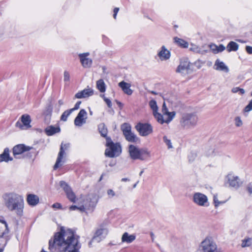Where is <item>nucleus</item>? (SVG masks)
<instances>
[{
	"label": "nucleus",
	"mask_w": 252,
	"mask_h": 252,
	"mask_svg": "<svg viewBox=\"0 0 252 252\" xmlns=\"http://www.w3.org/2000/svg\"><path fill=\"white\" fill-rule=\"evenodd\" d=\"M106 146L108 147L105 151V155L109 158L119 156L121 153V147L119 143H114L110 137H106Z\"/></svg>",
	"instance_id": "4"
},
{
	"label": "nucleus",
	"mask_w": 252,
	"mask_h": 252,
	"mask_svg": "<svg viewBox=\"0 0 252 252\" xmlns=\"http://www.w3.org/2000/svg\"><path fill=\"white\" fill-rule=\"evenodd\" d=\"M193 202L200 206H208V198L205 194L200 192H195L193 195L192 198Z\"/></svg>",
	"instance_id": "12"
},
{
	"label": "nucleus",
	"mask_w": 252,
	"mask_h": 252,
	"mask_svg": "<svg viewBox=\"0 0 252 252\" xmlns=\"http://www.w3.org/2000/svg\"><path fill=\"white\" fill-rule=\"evenodd\" d=\"M108 230L104 223L101 224L99 228L96 231L94 235L92 241L89 243V245H91L92 242L96 241L97 242L104 238L108 234Z\"/></svg>",
	"instance_id": "8"
},
{
	"label": "nucleus",
	"mask_w": 252,
	"mask_h": 252,
	"mask_svg": "<svg viewBox=\"0 0 252 252\" xmlns=\"http://www.w3.org/2000/svg\"><path fill=\"white\" fill-rule=\"evenodd\" d=\"M13 158L9 156V150L8 148H6L4 149L3 153L0 154V162H8L9 161H12Z\"/></svg>",
	"instance_id": "21"
},
{
	"label": "nucleus",
	"mask_w": 252,
	"mask_h": 252,
	"mask_svg": "<svg viewBox=\"0 0 252 252\" xmlns=\"http://www.w3.org/2000/svg\"><path fill=\"white\" fill-rule=\"evenodd\" d=\"M199 249L201 252H220L216 243L210 237H206L200 243Z\"/></svg>",
	"instance_id": "5"
},
{
	"label": "nucleus",
	"mask_w": 252,
	"mask_h": 252,
	"mask_svg": "<svg viewBox=\"0 0 252 252\" xmlns=\"http://www.w3.org/2000/svg\"><path fill=\"white\" fill-rule=\"evenodd\" d=\"M153 115L155 118L156 119L157 121L160 124H163V123H166V119H164L163 116L160 113H158V112H156L153 113Z\"/></svg>",
	"instance_id": "33"
},
{
	"label": "nucleus",
	"mask_w": 252,
	"mask_h": 252,
	"mask_svg": "<svg viewBox=\"0 0 252 252\" xmlns=\"http://www.w3.org/2000/svg\"><path fill=\"white\" fill-rule=\"evenodd\" d=\"M251 245L252 239L251 238L247 237L242 241L241 247L242 248L250 247Z\"/></svg>",
	"instance_id": "35"
},
{
	"label": "nucleus",
	"mask_w": 252,
	"mask_h": 252,
	"mask_svg": "<svg viewBox=\"0 0 252 252\" xmlns=\"http://www.w3.org/2000/svg\"><path fill=\"white\" fill-rule=\"evenodd\" d=\"M198 121V118L195 113H185L182 115L180 124L184 129H189L196 126Z\"/></svg>",
	"instance_id": "2"
},
{
	"label": "nucleus",
	"mask_w": 252,
	"mask_h": 252,
	"mask_svg": "<svg viewBox=\"0 0 252 252\" xmlns=\"http://www.w3.org/2000/svg\"><path fill=\"white\" fill-rule=\"evenodd\" d=\"M101 96L103 97L104 101L107 104L108 107L109 108H111L112 107V103L111 100L105 97L104 95H101Z\"/></svg>",
	"instance_id": "41"
},
{
	"label": "nucleus",
	"mask_w": 252,
	"mask_h": 252,
	"mask_svg": "<svg viewBox=\"0 0 252 252\" xmlns=\"http://www.w3.org/2000/svg\"><path fill=\"white\" fill-rule=\"evenodd\" d=\"M190 63L189 59L186 58H182L180 60L179 65L176 68V72L182 75H186L192 72L190 69Z\"/></svg>",
	"instance_id": "6"
},
{
	"label": "nucleus",
	"mask_w": 252,
	"mask_h": 252,
	"mask_svg": "<svg viewBox=\"0 0 252 252\" xmlns=\"http://www.w3.org/2000/svg\"><path fill=\"white\" fill-rule=\"evenodd\" d=\"M102 69H103V71H104V70L105 69V66H103V67H102Z\"/></svg>",
	"instance_id": "64"
},
{
	"label": "nucleus",
	"mask_w": 252,
	"mask_h": 252,
	"mask_svg": "<svg viewBox=\"0 0 252 252\" xmlns=\"http://www.w3.org/2000/svg\"><path fill=\"white\" fill-rule=\"evenodd\" d=\"M231 91L233 93H236L239 92L240 94H243L245 92V90L243 89H241L239 87L233 88L232 89Z\"/></svg>",
	"instance_id": "38"
},
{
	"label": "nucleus",
	"mask_w": 252,
	"mask_h": 252,
	"mask_svg": "<svg viewBox=\"0 0 252 252\" xmlns=\"http://www.w3.org/2000/svg\"><path fill=\"white\" fill-rule=\"evenodd\" d=\"M173 40L174 43L176 45L182 48H187L189 46L188 42L182 38H180L178 37H174Z\"/></svg>",
	"instance_id": "25"
},
{
	"label": "nucleus",
	"mask_w": 252,
	"mask_h": 252,
	"mask_svg": "<svg viewBox=\"0 0 252 252\" xmlns=\"http://www.w3.org/2000/svg\"><path fill=\"white\" fill-rule=\"evenodd\" d=\"M227 178L230 187L236 189L240 187L241 183H240L239 178L238 176H235L232 174H228Z\"/></svg>",
	"instance_id": "16"
},
{
	"label": "nucleus",
	"mask_w": 252,
	"mask_h": 252,
	"mask_svg": "<svg viewBox=\"0 0 252 252\" xmlns=\"http://www.w3.org/2000/svg\"><path fill=\"white\" fill-rule=\"evenodd\" d=\"M128 152L130 157L133 160H144L150 157V152L147 149H139L133 145L129 146Z\"/></svg>",
	"instance_id": "3"
},
{
	"label": "nucleus",
	"mask_w": 252,
	"mask_h": 252,
	"mask_svg": "<svg viewBox=\"0 0 252 252\" xmlns=\"http://www.w3.org/2000/svg\"><path fill=\"white\" fill-rule=\"evenodd\" d=\"M93 94L94 90L88 87L87 88L76 93L75 95V97L79 99L85 98L93 95Z\"/></svg>",
	"instance_id": "15"
},
{
	"label": "nucleus",
	"mask_w": 252,
	"mask_h": 252,
	"mask_svg": "<svg viewBox=\"0 0 252 252\" xmlns=\"http://www.w3.org/2000/svg\"><path fill=\"white\" fill-rule=\"evenodd\" d=\"M210 48L215 53H217L218 46L215 44H212L210 45Z\"/></svg>",
	"instance_id": "49"
},
{
	"label": "nucleus",
	"mask_w": 252,
	"mask_h": 252,
	"mask_svg": "<svg viewBox=\"0 0 252 252\" xmlns=\"http://www.w3.org/2000/svg\"><path fill=\"white\" fill-rule=\"evenodd\" d=\"M149 105L150 108L152 109L153 113L158 111V107L156 100H150L149 102Z\"/></svg>",
	"instance_id": "36"
},
{
	"label": "nucleus",
	"mask_w": 252,
	"mask_h": 252,
	"mask_svg": "<svg viewBox=\"0 0 252 252\" xmlns=\"http://www.w3.org/2000/svg\"><path fill=\"white\" fill-rule=\"evenodd\" d=\"M27 201L29 205L34 206L39 203V197L37 195L29 194L27 195Z\"/></svg>",
	"instance_id": "22"
},
{
	"label": "nucleus",
	"mask_w": 252,
	"mask_h": 252,
	"mask_svg": "<svg viewBox=\"0 0 252 252\" xmlns=\"http://www.w3.org/2000/svg\"><path fill=\"white\" fill-rule=\"evenodd\" d=\"M126 139L128 142L136 143L139 140V138L132 131L124 135Z\"/></svg>",
	"instance_id": "26"
},
{
	"label": "nucleus",
	"mask_w": 252,
	"mask_h": 252,
	"mask_svg": "<svg viewBox=\"0 0 252 252\" xmlns=\"http://www.w3.org/2000/svg\"><path fill=\"white\" fill-rule=\"evenodd\" d=\"M158 56L161 61H166L171 56L170 52L164 46H162L158 53Z\"/></svg>",
	"instance_id": "17"
},
{
	"label": "nucleus",
	"mask_w": 252,
	"mask_h": 252,
	"mask_svg": "<svg viewBox=\"0 0 252 252\" xmlns=\"http://www.w3.org/2000/svg\"><path fill=\"white\" fill-rule=\"evenodd\" d=\"M121 181L122 182H126V181H128L129 179L127 178H122Z\"/></svg>",
	"instance_id": "59"
},
{
	"label": "nucleus",
	"mask_w": 252,
	"mask_h": 252,
	"mask_svg": "<svg viewBox=\"0 0 252 252\" xmlns=\"http://www.w3.org/2000/svg\"><path fill=\"white\" fill-rule=\"evenodd\" d=\"M252 110V99L250 101L248 105H247L245 108V111L249 112Z\"/></svg>",
	"instance_id": "42"
},
{
	"label": "nucleus",
	"mask_w": 252,
	"mask_h": 252,
	"mask_svg": "<svg viewBox=\"0 0 252 252\" xmlns=\"http://www.w3.org/2000/svg\"><path fill=\"white\" fill-rule=\"evenodd\" d=\"M246 51L249 54H252V47L247 46L246 47Z\"/></svg>",
	"instance_id": "51"
},
{
	"label": "nucleus",
	"mask_w": 252,
	"mask_h": 252,
	"mask_svg": "<svg viewBox=\"0 0 252 252\" xmlns=\"http://www.w3.org/2000/svg\"><path fill=\"white\" fill-rule=\"evenodd\" d=\"M119 10V8L118 7H116L114 9V14H113V17L115 19H116L117 14Z\"/></svg>",
	"instance_id": "52"
},
{
	"label": "nucleus",
	"mask_w": 252,
	"mask_h": 252,
	"mask_svg": "<svg viewBox=\"0 0 252 252\" xmlns=\"http://www.w3.org/2000/svg\"><path fill=\"white\" fill-rule=\"evenodd\" d=\"M144 172V170H142L140 173H139V176H141L143 173Z\"/></svg>",
	"instance_id": "60"
},
{
	"label": "nucleus",
	"mask_w": 252,
	"mask_h": 252,
	"mask_svg": "<svg viewBox=\"0 0 252 252\" xmlns=\"http://www.w3.org/2000/svg\"><path fill=\"white\" fill-rule=\"evenodd\" d=\"M32 149V148L31 147L26 146L24 144H18L13 147V155L15 158H20L26 152L29 151Z\"/></svg>",
	"instance_id": "10"
},
{
	"label": "nucleus",
	"mask_w": 252,
	"mask_h": 252,
	"mask_svg": "<svg viewBox=\"0 0 252 252\" xmlns=\"http://www.w3.org/2000/svg\"><path fill=\"white\" fill-rule=\"evenodd\" d=\"M207 156H213L215 155L214 150L213 148H211L209 150L208 152L206 153Z\"/></svg>",
	"instance_id": "47"
},
{
	"label": "nucleus",
	"mask_w": 252,
	"mask_h": 252,
	"mask_svg": "<svg viewBox=\"0 0 252 252\" xmlns=\"http://www.w3.org/2000/svg\"><path fill=\"white\" fill-rule=\"evenodd\" d=\"M225 49V47L224 45H223L222 44L219 45V46H218L217 53L224 51Z\"/></svg>",
	"instance_id": "44"
},
{
	"label": "nucleus",
	"mask_w": 252,
	"mask_h": 252,
	"mask_svg": "<svg viewBox=\"0 0 252 252\" xmlns=\"http://www.w3.org/2000/svg\"><path fill=\"white\" fill-rule=\"evenodd\" d=\"M77 210H79L81 212H84L85 211V208L83 205H82L80 207H78Z\"/></svg>",
	"instance_id": "54"
},
{
	"label": "nucleus",
	"mask_w": 252,
	"mask_h": 252,
	"mask_svg": "<svg viewBox=\"0 0 252 252\" xmlns=\"http://www.w3.org/2000/svg\"><path fill=\"white\" fill-rule=\"evenodd\" d=\"M196 157V154L195 153H190L189 156V161H193L194 158Z\"/></svg>",
	"instance_id": "43"
},
{
	"label": "nucleus",
	"mask_w": 252,
	"mask_h": 252,
	"mask_svg": "<svg viewBox=\"0 0 252 252\" xmlns=\"http://www.w3.org/2000/svg\"><path fill=\"white\" fill-rule=\"evenodd\" d=\"M90 55L89 52L79 54L78 56L82 66L85 68H90L91 67L93 63L92 59L88 58Z\"/></svg>",
	"instance_id": "14"
},
{
	"label": "nucleus",
	"mask_w": 252,
	"mask_h": 252,
	"mask_svg": "<svg viewBox=\"0 0 252 252\" xmlns=\"http://www.w3.org/2000/svg\"><path fill=\"white\" fill-rule=\"evenodd\" d=\"M8 232L9 230L6 221L0 220V238L4 237Z\"/></svg>",
	"instance_id": "23"
},
{
	"label": "nucleus",
	"mask_w": 252,
	"mask_h": 252,
	"mask_svg": "<svg viewBox=\"0 0 252 252\" xmlns=\"http://www.w3.org/2000/svg\"><path fill=\"white\" fill-rule=\"evenodd\" d=\"M214 68L216 70L223 71L225 73H228L229 70L228 67L225 63L219 59L216 61Z\"/></svg>",
	"instance_id": "19"
},
{
	"label": "nucleus",
	"mask_w": 252,
	"mask_h": 252,
	"mask_svg": "<svg viewBox=\"0 0 252 252\" xmlns=\"http://www.w3.org/2000/svg\"><path fill=\"white\" fill-rule=\"evenodd\" d=\"M117 104H119V106H121L122 104L120 102L117 101Z\"/></svg>",
	"instance_id": "62"
},
{
	"label": "nucleus",
	"mask_w": 252,
	"mask_h": 252,
	"mask_svg": "<svg viewBox=\"0 0 252 252\" xmlns=\"http://www.w3.org/2000/svg\"><path fill=\"white\" fill-rule=\"evenodd\" d=\"M138 183V181L136 184H135L133 185V188H135V187H136V185H137V184Z\"/></svg>",
	"instance_id": "63"
},
{
	"label": "nucleus",
	"mask_w": 252,
	"mask_h": 252,
	"mask_svg": "<svg viewBox=\"0 0 252 252\" xmlns=\"http://www.w3.org/2000/svg\"><path fill=\"white\" fill-rule=\"evenodd\" d=\"M6 244V242L5 241H4V244H3V245L0 248V252H2L3 251V247L4 246H5Z\"/></svg>",
	"instance_id": "58"
},
{
	"label": "nucleus",
	"mask_w": 252,
	"mask_h": 252,
	"mask_svg": "<svg viewBox=\"0 0 252 252\" xmlns=\"http://www.w3.org/2000/svg\"><path fill=\"white\" fill-rule=\"evenodd\" d=\"M247 190L250 194L252 193V183L249 184L247 187Z\"/></svg>",
	"instance_id": "53"
},
{
	"label": "nucleus",
	"mask_w": 252,
	"mask_h": 252,
	"mask_svg": "<svg viewBox=\"0 0 252 252\" xmlns=\"http://www.w3.org/2000/svg\"><path fill=\"white\" fill-rule=\"evenodd\" d=\"M163 138V141L168 146V148L169 149L172 148V143L171 142L170 140L168 139L167 138V136H164Z\"/></svg>",
	"instance_id": "39"
},
{
	"label": "nucleus",
	"mask_w": 252,
	"mask_h": 252,
	"mask_svg": "<svg viewBox=\"0 0 252 252\" xmlns=\"http://www.w3.org/2000/svg\"><path fill=\"white\" fill-rule=\"evenodd\" d=\"M135 128L142 136H147L153 131V126L149 123L139 122L135 126Z\"/></svg>",
	"instance_id": "7"
},
{
	"label": "nucleus",
	"mask_w": 252,
	"mask_h": 252,
	"mask_svg": "<svg viewBox=\"0 0 252 252\" xmlns=\"http://www.w3.org/2000/svg\"><path fill=\"white\" fill-rule=\"evenodd\" d=\"M234 121H235V125L237 127H240V126H242L243 125L242 121L241 120V118L239 116L236 117L235 118Z\"/></svg>",
	"instance_id": "37"
},
{
	"label": "nucleus",
	"mask_w": 252,
	"mask_h": 252,
	"mask_svg": "<svg viewBox=\"0 0 252 252\" xmlns=\"http://www.w3.org/2000/svg\"><path fill=\"white\" fill-rule=\"evenodd\" d=\"M78 207L76 205H71L69 207V210L70 211H74L75 210H77Z\"/></svg>",
	"instance_id": "55"
},
{
	"label": "nucleus",
	"mask_w": 252,
	"mask_h": 252,
	"mask_svg": "<svg viewBox=\"0 0 252 252\" xmlns=\"http://www.w3.org/2000/svg\"><path fill=\"white\" fill-rule=\"evenodd\" d=\"M135 239V236L134 235H129L128 233L125 232L123 234L122 237L123 242L130 243Z\"/></svg>",
	"instance_id": "27"
},
{
	"label": "nucleus",
	"mask_w": 252,
	"mask_h": 252,
	"mask_svg": "<svg viewBox=\"0 0 252 252\" xmlns=\"http://www.w3.org/2000/svg\"><path fill=\"white\" fill-rule=\"evenodd\" d=\"M151 93L154 94H157V93L156 92H154V91H152Z\"/></svg>",
	"instance_id": "61"
},
{
	"label": "nucleus",
	"mask_w": 252,
	"mask_h": 252,
	"mask_svg": "<svg viewBox=\"0 0 252 252\" xmlns=\"http://www.w3.org/2000/svg\"><path fill=\"white\" fill-rule=\"evenodd\" d=\"M52 207L55 209H61L62 205L59 203H55L52 205Z\"/></svg>",
	"instance_id": "50"
},
{
	"label": "nucleus",
	"mask_w": 252,
	"mask_h": 252,
	"mask_svg": "<svg viewBox=\"0 0 252 252\" xmlns=\"http://www.w3.org/2000/svg\"><path fill=\"white\" fill-rule=\"evenodd\" d=\"M73 112L72 110L69 109L65 110L61 117V120L65 122L67 121L68 117Z\"/></svg>",
	"instance_id": "34"
},
{
	"label": "nucleus",
	"mask_w": 252,
	"mask_h": 252,
	"mask_svg": "<svg viewBox=\"0 0 252 252\" xmlns=\"http://www.w3.org/2000/svg\"><path fill=\"white\" fill-rule=\"evenodd\" d=\"M69 147V144H63V143H62L56 162L54 166V169L56 170L58 167L63 165V161L62 159L65 155V150H67Z\"/></svg>",
	"instance_id": "11"
},
{
	"label": "nucleus",
	"mask_w": 252,
	"mask_h": 252,
	"mask_svg": "<svg viewBox=\"0 0 252 252\" xmlns=\"http://www.w3.org/2000/svg\"><path fill=\"white\" fill-rule=\"evenodd\" d=\"M107 194L110 197H113L115 195V192L111 189H109L107 190Z\"/></svg>",
	"instance_id": "48"
},
{
	"label": "nucleus",
	"mask_w": 252,
	"mask_h": 252,
	"mask_svg": "<svg viewBox=\"0 0 252 252\" xmlns=\"http://www.w3.org/2000/svg\"><path fill=\"white\" fill-rule=\"evenodd\" d=\"M16 126L17 127H20L21 128H22V127H23V126L21 125V124L19 122H17L16 123Z\"/></svg>",
	"instance_id": "56"
},
{
	"label": "nucleus",
	"mask_w": 252,
	"mask_h": 252,
	"mask_svg": "<svg viewBox=\"0 0 252 252\" xmlns=\"http://www.w3.org/2000/svg\"><path fill=\"white\" fill-rule=\"evenodd\" d=\"M63 80L64 82H69L70 80V74L67 71H64Z\"/></svg>",
	"instance_id": "40"
},
{
	"label": "nucleus",
	"mask_w": 252,
	"mask_h": 252,
	"mask_svg": "<svg viewBox=\"0 0 252 252\" xmlns=\"http://www.w3.org/2000/svg\"><path fill=\"white\" fill-rule=\"evenodd\" d=\"M118 85L126 94L130 95L133 93V91L130 89L131 85L129 83L123 81L120 82Z\"/></svg>",
	"instance_id": "20"
},
{
	"label": "nucleus",
	"mask_w": 252,
	"mask_h": 252,
	"mask_svg": "<svg viewBox=\"0 0 252 252\" xmlns=\"http://www.w3.org/2000/svg\"><path fill=\"white\" fill-rule=\"evenodd\" d=\"M87 113L84 109H81L74 120V124L76 126H81L86 122Z\"/></svg>",
	"instance_id": "13"
},
{
	"label": "nucleus",
	"mask_w": 252,
	"mask_h": 252,
	"mask_svg": "<svg viewBox=\"0 0 252 252\" xmlns=\"http://www.w3.org/2000/svg\"><path fill=\"white\" fill-rule=\"evenodd\" d=\"M96 88L101 92L104 93L106 91V85L104 81L100 79L96 81Z\"/></svg>",
	"instance_id": "31"
},
{
	"label": "nucleus",
	"mask_w": 252,
	"mask_h": 252,
	"mask_svg": "<svg viewBox=\"0 0 252 252\" xmlns=\"http://www.w3.org/2000/svg\"><path fill=\"white\" fill-rule=\"evenodd\" d=\"M238 48L239 45L237 43L231 41L227 44L226 50L228 52H230L231 51H236L238 50Z\"/></svg>",
	"instance_id": "29"
},
{
	"label": "nucleus",
	"mask_w": 252,
	"mask_h": 252,
	"mask_svg": "<svg viewBox=\"0 0 252 252\" xmlns=\"http://www.w3.org/2000/svg\"><path fill=\"white\" fill-rule=\"evenodd\" d=\"M60 185L65 192L66 197L69 200L73 203L76 202L77 198L71 188L63 181H60Z\"/></svg>",
	"instance_id": "9"
},
{
	"label": "nucleus",
	"mask_w": 252,
	"mask_h": 252,
	"mask_svg": "<svg viewBox=\"0 0 252 252\" xmlns=\"http://www.w3.org/2000/svg\"><path fill=\"white\" fill-rule=\"evenodd\" d=\"M162 113L164 115H167L168 118L166 119V123H170L175 117L176 113L174 111L169 112L166 106L165 102L163 103L162 107Z\"/></svg>",
	"instance_id": "18"
},
{
	"label": "nucleus",
	"mask_w": 252,
	"mask_h": 252,
	"mask_svg": "<svg viewBox=\"0 0 252 252\" xmlns=\"http://www.w3.org/2000/svg\"><path fill=\"white\" fill-rule=\"evenodd\" d=\"M121 129L123 131L124 135L130 133L131 131V126L128 123H124L121 126Z\"/></svg>",
	"instance_id": "32"
},
{
	"label": "nucleus",
	"mask_w": 252,
	"mask_h": 252,
	"mask_svg": "<svg viewBox=\"0 0 252 252\" xmlns=\"http://www.w3.org/2000/svg\"><path fill=\"white\" fill-rule=\"evenodd\" d=\"M58 104L59 105V106H61L63 105L64 104V102H63V99H60L59 101H58Z\"/></svg>",
	"instance_id": "57"
},
{
	"label": "nucleus",
	"mask_w": 252,
	"mask_h": 252,
	"mask_svg": "<svg viewBox=\"0 0 252 252\" xmlns=\"http://www.w3.org/2000/svg\"><path fill=\"white\" fill-rule=\"evenodd\" d=\"M21 122L23 124L24 126L26 127V128H30L31 126L30 125V123L31 122V117L29 115H23L21 118Z\"/></svg>",
	"instance_id": "28"
},
{
	"label": "nucleus",
	"mask_w": 252,
	"mask_h": 252,
	"mask_svg": "<svg viewBox=\"0 0 252 252\" xmlns=\"http://www.w3.org/2000/svg\"><path fill=\"white\" fill-rule=\"evenodd\" d=\"M2 198L3 205L9 211L14 212L17 216H22L24 200L22 195L11 192L3 194Z\"/></svg>",
	"instance_id": "1"
},
{
	"label": "nucleus",
	"mask_w": 252,
	"mask_h": 252,
	"mask_svg": "<svg viewBox=\"0 0 252 252\" xmlns=\"http://www.w3.org/2000/svg\"><path fill=\"white\" fill-rule=\"evenodd\" d=\"M81 103V102L80 101H78L75 104L74 107L73 108L70 109L71 110H72V111L77 110L79 109L80 107V105Z\"/></svg>",
	"instance_id": "46"
},
{
	"label": "nucleus",
	"mask_w": 252,
	"mask_h": 252,
	"mask_svg": "<svg viewBox=\"0 0 252 252\" xmlns=\"http://www.w3.org/2000/svg\"><path fill=\"white\" fill-rule=\"evenodd\" d=\"M98 129L101 135L106 138L107 135V128L104 123H101L98 126Z\"/></svg>",
	"instance_id": "30"
},
{
	"label": "nucleus",
	"mask_w": 252,
	"mask_h": 252,
	"mask_svg": "<svg viewBox=\"0 0 252 252\" xmlns=\"http://www.w3.org/2000/svg\"><path fill=\"white\" fill-rule=\"evenodd\" d=\"M61 129L59 126H50L45 129V132L48 136H51L60 132Z\"/></svg>",
	"instance_id": "24"
},
{
	"label": "nucleus",
	"mask_w": 252,
	"mask_h": 252,
	"mask_svg": "<svg viewBox=\"0 0 252 252\" xmlns=\"http://www.w3.org/2000/svg\"><path fill=\"white\" fill-rule=\"evenodd\" d=\"M213 200H214V202L215 203L216 207L219 206L220 204V202L218 200V197H217V195H214V196Z\"/></svg>",
	"instance_id": "45"
}]
</instances>
